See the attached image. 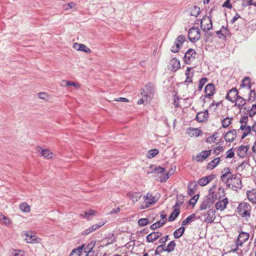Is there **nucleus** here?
Segmentation results:
<instances>
[{
    "label": "nucleus",
    "mask_w": 256,
    "mask_h": 256,
    "mask_svg": "<svg viewBox=\"0 0 256 256\" xmlns=\"http://www.w3.org/2000/svg\"><path fill=\"white\" fill-rule=\"evenodd\" d=\"M216 199V194L214 192L212 191V188H210L209 194L204 197L203 202L200 206V210H203L206 209L210 207Z\"/></svg>",
    "instance_id": "f257e3e1"
},
{
    "label": "nucleus",
    "mask_w": 256,
    "mask_h": 256,
    "mask_svg": "<svg viewBox=\"0 0 256 256\" xmlns=\"http://www.w3.org/2000/svg\"><path fill=\"white\" fill-rule=\"evenodd\" d=\"M236 210L238 213L242 218H250V216L251 206L248 202L240 203Z\"/></svg>",
    "instance_id": "f03ea898"
},
{
    "label": "nucleus",
    "mask_w": 256,
    "mask_h": 256,
    "mask_svg": "<svg viewBox=\"0 0 256 256\" xmlns=\"http://www.w3.org/2000/svg\"><path fill=\"white\" fill-rule=\"evenodd\" d=\"M200 30L196 26H192L188 32V39L192 43L196 42L200 37Z\"/></svg>",
    "instance_id": "7ed1b4c3"
},
{
    "label": "nucleus",
    "mask_w": 256,
    "mask_h": 256,
    "mask_svg": "<svg viewBox=\"0 0 256 256\" xmlns=\"http://www.w3.org/2000/svg\"><path fill=\"white\" fill-rule=\"evenodd\" d=\"M200 27L202 30L205 32H207V31L212 28V23L210 14L209 16L206 15L203 16L200 21Z\"/></svg>",
    "instance_id": "20e7f679"
},
{
    "label": "nucleus",
    "mask_w": 256,
    "mask_h": 256,
    "mask_svg": "<svg viewBox=\"0 0 256 256\" xmlns=\"http://www.w3.org/2000/svg\"><path fill=\"white\" fill-rule=\"evenodd\" d=\"M144 200L145 202L144 204H142L140 208L141 209H144L148 208L149 206L156 203L158 200L156 196H154L152 193L148 192L146 196H144Z\"/></svg>",
    "instance_id": "39448f33"
},
{
    "label": "nucleus",
    "mask_w": 256,
    "mask_h": 256,
    "mask_svg": "<svg viewBox=\"0 0 256 256\" xmlns=\"http://www.w3.org/2000/svg\"><path fill=\"white\" fill-rule=\"evenodd\" d=\"M216 210L214 208H210L207 212L202 214V216L204 217L203 221L208 224H212L214 222L216 218Z\"/></svg>",
    "instance_id": "423d86ee"
},
{
    "label": "nucleus",
    "mask_w": 256,
    "mask_h": 256,
    "mask_svg": "<svg viewBox=\"0 0 256 256\" xmlns=\"http://www.w3.org/2000/svg\"><path fill=\"white\" fill-rule=\"evenodd\" d=\"M185 40L186 38L184 36H179L176 39V40L174 42V46H172L170 49L171 52L173 53L178 52L180 51Z\"/></svg>",
    "instance_id": "0eeeda50"
},
{
    "label": "nucleus",
    "mask_w": 256,
    "mask_h": 256,
    "mask_svg": "<svg viewBox=\"0 0 256 256\" xmlns=\"http://www.w3.org/2000/svg\"><path fill=\"white\" fill-rule=\"evenodd\" d=\"M196 52L194 49L189 48L184 56V62L186 64H190L196 58Z\"/></svg>",
    "instance_id": "6e6552de"
},
{
    "label": "nucleus",
    "mask_w": 256,
    "mask_h": 256,
    "mask_svg": "<svg viewBox=\"0 0 256 256\" xmlns=\"http://www.w3.org/2000/svg\"><path fill=\"white\" fill-rule=\"evenodd\" d=\"M238 96V92L237 88H233L228 91L226 98L230 102H234L236 101Z\"/></svg>",
    "instance_id": "1a4fd4ad"
},
{
    "label": "nucleus",
    "mask_w": 256,
    "mask_h": 256,
    "mask_svg": "<svg viewBox=\"0 0 256 256\" xmlns=\"http://www.w3.org/2000/svg\"><path fill=\"white\" fill-rule=\"evenodd\" d=\"M237 130L234 129L228 130L224 136V138L226 142H233L237 136Z\"/></svg>",
    "instance_id": "9d476101"
},
{
    "label": "nucleus",
    "mask_w": 256,
    "mask_h": 256,
    "mask_svg": "<svg viewBox=\"0 0 256 256\" xmlns=\"http://www.w3.org/2000/svg\"><path fill=\"white\" fill-rule=\"evenodd\" d=\"M212 150H205L198 154L196 156V160L198 162H202L212 153Z\"/></svg>",
    "instance_id": "9b49d317"
},
{
    "label": "nucleus",
    "mask_w": 256,
    "mask_h": 256,
    "mask_svg": "<svg viewBox=\"0 0 256 256\" xmlns=\"http://www.w3.org/2000/svg\"><path fill=\"white\" fill-rule=\"evenodd\" d=\"M215 90V86L213 83H210L206 84L204 88V92L206 93L204 97L210 98L214 94Z\"/></svg>",
    "instance_id": "f8f14e48"
},
{
    "label": "nucleus",
    "mask_w": 256,
    "mask_h": 256,
    "mask_svg": "<svg viewBox=\"0 0 256 256\" xmlns=\"http://www.w3.org/2000/svg\"><path fill=\"white\" fill-rule=\"evenodd\" d=\"M208 110L204 112H200L198 113L196 116V120L200 122H206L208 120Z\"/></svg>",
    "instance_id": "ddd939ff"
},
{
    "label": "nucleus",
    "mask_w": 256,
    "mask_h": 256,
    "mask_svg": "<svg viewBox=\"0 0 256 256\" xmlns=\"http://www.w3.org/2000/svg\"><path fill=\"white\" fill-rule=\"evenodd\" d=\"M160 232H152L146 236V241L148 242H152L162 236Z\"/></svg>",
    "instance_id": "4468645a"
},
{
    "label": "nucleus",
    "mask_w": 256,
    "mask_h": 256,
    "mask_svg": "<svg viewBox=\"0 0 256 256\" xmlns=\"http://www.w3.org/2000/svg\"><path fill=\"white\" fill-rule=\"evenodd\" d=\"M198 188L197 183L195 181L190 182L188 186V194L190 196H193Z\"/></svg>",
    "instance_id": "2eb2a0df"
},
{
    "label": "nucleus",
    "mask_w": 256,
    "mask_h": 256,
    "mask_svg": "<svg viewBox=\"0 0 256 256\" xmlns=\"http://www.w3.org/2000/svg\"><path fill=\"white\" fill-rule=\"evenodd\" d=\"M228 198H226L224 199L219 200L216 203L215 206L216 210H222L226 208V204H228Z\"/></svg>",
    "instance_id": "dca6fc26"
},
{
    "label": "nucleus",
    "mask_w": 256,
    "mask_h": 256,
    "mask_svg": "<svg viewBox=\"0 0 256 256\" xmlns=\"http://www.w3.org/2000/svg\"><path fill=\"white\" fill-rule=\"evenodd\" d=\"M252 130L256 132V121L254 122L252 126H248L247 128L244 130V132H243L241 140H242L244 138L250 134Z\"/></svg>",
    "instance_id": "f3484780"
},
{
    "label": "nucleus",
    "mask_w": 256,
    "mask_h": 256,
    "mask_svg": "<svg viewBox=\"0 0 256 256\" xmlns=\"http://www.w3.org/2000/svg\"><path fill=\"white\" fill-rule=\"evenodd\" d=\"M246 195L248 200L254 204L256 203V189H252L251 190H248Z\"/></svg>",
    "instance_id": "a211bd4d"
},
{
    "label": "nucleus",
    "mask_w": 256,
    "mask_h": 256,
    "mask_svg": "<svg viewBox=\"0 0 256 256\" xmlns=\"http://www.w3.org/2000/svg\"><path fill=\"white\" fill-rule=\"evenodd\" d=\"M246 100L242 96H239L235 102V106L238 108V109L241 110L242 108L246 104Z\"/></svg>",
    "instance_id": "6ab92c4d"
},
{
    "label": "nucleus",
    "mask_w": 256,
    "mask_h": 256,
    "mask_svg": "<svg viewBox=\"0 0 256 256\" xmlns=\"http://www.w3.org/2000/svg\"><path fill=\"white\" fill-rule=\"evenodd\" d=\"M38 152H40L42 156H44L45 158H51L52 157L53 154L48 149H42L40 147Z\"/></svg>",
    "instance_id": "aec40b11"
},
{
    "label": "nucleus",
    "mask_w": 256,
    "mask_h": 256,
    "mask_svg": "<svg viewBox=\"0 0 256 256\" xmlns=\"http://www.w3.org/2000/svg\"><path fill=\"white\" fill-rule=\"evenodd\" d=\"M185 230V227L181 226L180 227L174 231L173 234L174 238H178L181 237L184 234Z\"/></svg>",
    "instance_id": "412c9836"
},
{
    "label": "nucleus",
    "mask_w": 256,
    "mask_h": 256,
    "mask_svg": "<svg viewBox=\"0 0 256 256\" xmlns=\"http://www.w3.org/2000/svg\"><path fill=\"white\" fill-rule=\"evenodd\" d=\"M74 48L78 50H80L86 53H89L90 52V50L84 44H78L75 43L74 44Z\"/></svg>",
    "instance_id": "4be33fe9"
},
{
    "label": "nucleus",
    "mask_w": 256,
    "mask_h": 256,
    "mask_svg": "<svg viewBox=\"0 0 256 256\" xmlns=\"http://www.w3.org/2000/svg\"><path fill=\"white\" fill-rule=\"evenodd\" d=\"M220 160V157H217L209 162L207 165V169L212 170L218 164Z\"/></svg>",
    "instance_id": "5701e85b"
},
{
    "label": "nucleus",
    "mask_w": 256,
    "mask_h": 256,
    "mask_svg": "<svg viewBox=\"0 0 256 256\" xmlns=\"http://www.w3.org/2000/svg\"><path fill=\"white\" fill-rule=\"evenodd\" d=\"M172 210V212L170 214L168 217V220L169 222H172L176 218L179 216L180 213V208H175Z\"/></svg>",
    "instance_id": "b1692460"
},
{
    "label": "nucleus",
    "mask_w": 256,
    "mask_h": 256,
    "mask_svg": "<svg viewBox=\"0 0 256 256\" xmlns=\"http://www.w3.org/2000/svg\"><path fill=\"white\" fill-rule=\"evenodd\" d=\"M26 240L28 243H36L38 242V237L34 235L30 234L28 233H26Z\"/></svg>",
    "instance_id": "393cba45"
},
{
    "label": "nucleus",
    "mask_w": 256,
    "mask_h": 256,
    "mask_svg": "<svg viewBox=\"0 0 256 256\" xmlns=\"http://www.w3.org/2000/svg\"><path fill=\"white\" fill-rule=\"evenodd\" d=\"M130 198L133 202H137L141 198L142 195L139 192H130L128 194Z\"/></svg>",
    "instance_id": "a878e982"
},
{
    "label": "nucleus",
    "mask_w": 256,
    "mask_h": 256,
    "mask_svg": "<svg viewBox=\"0 0 256 256\" xmlns=\"http://www.w3.org/2000/svg\"><path fill=\"white\" fill-rule=\"evenodd\" d=\"M166 222V220H160L157 222L152 224L150 226V228L152 230H155L164 224Z\"/></svg>",
    "instance_id": "bb28decb"
},
{
    "label": "nucleus",
    "mask_w": 256,
    "mask_h": 256,
    "mask_svg": "<svg viewBox=\"0 0 256 256\" xmlns=\"http://www.w3.org/2000/svg\"><path fill=\"white\" fill-rule=\"evenodd\" d=\"M196 218V214H192L188 216L185 220L182 221V226H186L189 223H190L192 222L193 220Z\"/></svg>",
    "instance_id": "cd10ccee"
},
{
    "label": "nucleus",
    "mask_w": 256,
    "mask_h": 256,
    "mask_svg": "<svg viewBox=\"0 0 256 256\" xmlns=\"http://www.w3.org/2000/svg\"><path fill=\"white\" fill-rule=\"evenodd\" d=\"M172 60L173 62L172 65V70L176 72L180 67V61L176 58H174Z\"/></svg>",
    "instance_id": "c85d7f7f"
},
{
    "label": "nucleus",
    "mask_w": 256,
    "mask_h": 256,
    "mask_svg": "<svg viewBox=\"0 0 256 256\" xmlns=\"http://www.w3.org/2000/svg\"><path fill=\"white\" fill-rule=\"evenodd\" d=\"M190 132H188V134L191 136H198L202 134V131L198 128H190Z\"/></svg>",
    "instance_id": "c756f323"
},
{
    "label": "nucleus",
    "mask_w": 256,
    "mask_h": 256,
    "mask_svg": "<svg viewBox=\"0 0 256 256\" xmlns=\"http://www.w3.org/2000/svg\"><path fill=\"white\" fill-rule=\"evenodd\" d=\"M232 118L226 117L224 118L222 122V126L224 128H228L231 124Z\"/></svg>",
    "instance_id": "7c9ffc66"
},
{
    "label": "nucleus",
    "mask_w": 256,
    "mask_h": 256,
    "mask_svg": "<svg viewBox=\"0 0 256 256\" xmlns=\"http://www.w3.org/2000/svg\"><path fill=\"white\" fill-rule=\"evenodd\" d=\"M176 246V244L174 240L170 241L168 244L167 245V246L166 248H164L165 252H170L173 251Z\"/></svg>",
    "instance_id": "2f4dec72"
},
{
    "label": "nucleus",
    "mask_w": 256,
    "mask_h": 256,
    "mask_svg": "<svg viewBox=\"0 0 256 256\" xmlns=\"http://www.w3.org/2000/svg\"><path fill=\"white\" fill-rule=\"evenodd\" d=\"M244 148V146L242 145L237 150L238 156L242 158H244L246 155V152H245Z\"/></svg>",
    "instance_id": "473e14b6"
},
{
    "label": "nucleus",
    "mask_w": 256,
    "mask_h": 256,
    "mask_svg": "<svg viewBox=\"0 0 256 256\" xmlns=\"http://www.w3.org/2000/svg\"><path fill=\"white\" fill-rule=\"evenodd\" d=\"M146 96H148V94H154V88L152 83L148 82L146 85Z\"/></svg>",
    "instance_id": "72a5a7b5"
},
{
    "label": "nucleus",
    "mask_w": 256,
    "mask_h": 256,
    "mask_svg": "<svg viewBox=\"0 0 256 256\" xmlns=\"http://www.w3.org/2000/svg\"><path fill=\"white\" fill-rule=\"evenodd\" d=\"M20 210L24 212H29L30 210V206L26 202H22L20 204Z\"/></svg>",
    "instance_id": "f704fd0d"
},
{
    "label": "nucleus",
    "mask_w": 256,
    "mask_h": 256,
    "mask_svg": "<svg viewBox=\"0 0 256 256\" xmlns=\"http://www.w3.org/2000/svg\"><path fill=\"white\" fill-rule=\"evenodd\" d=\"M200 8L196 6H194L190 12V15L197 17L200 14Z\"/></svg>",
    "instance_id": "c9c22d12"
},
{
    "label": "nucleus",
    "mask_w": 256,
    "mask_h": 256,
    "mask_svg": "<svg viewBox=\"0 0 256 256\" xmlns=\"http://www.w3.org/2000/svg\"><path fill=\"white\" fill-rule=\"evenodd\" d=\"M250 235L248 232H241L238 237V238H240L244 242H246L248 240L249 238Z\"/></svg>",
    "instance_id": "e433bc0d"
},
{
    "label": "nucleus",
    "mask_w": 256,
    "mask_h": 256,
    "mask_svg": "<svg viewBox=\"0 0 256 256\" xmlns=\"http://www.w3.org/2000/svg\"><path fill=\"white\" fill-rule=\"evenodd\" d=\"M256 99V91L254 90H250V93L248 94V98L247 100L248 102H252L255 101Z\"/></svg>",
    "instance_id": "4c0bfd02"
},
{
    "label": "nucleus",
    "mask_w": 256,
    "mask_h": 256,
    "mask_svg": "<svg viewBox=\"0 0 256 256\" xmlns=\"http://www.w3.org/2000/svg\"><path fill=\"white\" fill-rule=\"evenodd\" d=\"M232 187L234 188V190H240L242 188V181L240 178L236 179L233 183Z\"/></svg>",
    "instance_id": "58836bf2"
},
{
    "label": "nucleus",
    "mask_w": 256,
    "mask_h": 256,
    "mask_svg": "<svg viewBox=\"0 0 256 256\" xmlns=\"http://www.w3.org/2000/svg\"><path fill=\"white\" fill-rule=\"evenodd\" d=\"M95 245V242H91L84 248V252L86 254H89L92 252V248Z\"/></svg>",
    "instance_id": "ea45409f"
},
{
    "label": "nucleus",
    "mask_w": 256,
    "mask_h": 256,
    "mask_svg": "<svg viewBox=\"0 0 256 256\" xmlns=\"http://www.w3.org/2000/svg\"><path fill=\"white\" fill-rule=\"evenodd\" d=\"M148 152V158H154L156 155H157L158 154L159 150L158 149L154 148V149L150 150Z\"/></svg>",
    "instance_id": "a19ab883"
},
{
    "label": "nucleus",
    "mask_w": 256,
    "mask_h": 256,
    "mask_svg": "<svg viewBox=\"0 0 256 256\" xmlns=\"http://www.w3.org/2000/svg\"><path fill=\"white\" fill-rule=\"evenodd\" d=\"M150 223L148 220L146 218H140L138 222V224L141 226H146Z\"/></svg>",
    "instance_id": "79ce46f5"
},
{
    "label": "nucleus",
    "mask_w": 256,
    "mask_h": 256,
    "mask_svg": "<svg viewBox=\"0 0 256 256\" xmlns=\"http://www.w3.org/2000/svg\"><path fill=\"white\" fill-rule=\"evenodd\" d=\"M207 81L208 78H202L200 79L198 89V91L202 90L205 84Z\"/></svg>",
    "instance_id": "37998d69"
},
{
    "label": "nucleus",
    "mask_w": 256,
    "mask_h": 256,
    "mask_svg": "<svg viewBox=\"0 0 256 256\" xmlns=\"http://www.w3.org/2000/svg\"><path fill=\"white\" fill-rule=\"evenodd\" d=\"M153 172L158 174H164L166 172V169L160 166H156L153 170Z\"/></svg>",
    "instance_id": "c03bdc74"
},
{
    "label": "nucleus",
    "mask_w": 256,
    "mask_h": 256,
    "mask_svg": "<svg viewBox=\"0 0 256 256\" xmlns=\"http://www.w3.org/2000/svg\"><path fill=\"white\" fill-rule=\"evenodd\" d=\"M199 194H196L192 196L188 201V204L194 206L199 198Z\"/></svg>",
    "instance_id": "a18cd8bd"
},
{
    "label": "nucleus",
    "mask_w": 256,
    "mask_h": 256,
    "mask_svg": "<svg viewBox=\"0 0 256 256\" xmlns=\"http://www.w3.org/2000/svg\"><path fill=\"white\" fill-rule=\"evenodd\" d=\"M104 222H102V223H100V224H94L92 226L88 228L89 230L91 232L95 231L96 230L100 228V227H102V226H104Z\"/></svg>",
    "instance_id": "49530a36"
},
{
    "label": "nucleus",
    "mask_w": 256,
    "mask_h": 256,
    "mask_svg": "<svg viewBox=\"0 0 256 256\" xmlns=\"http://www.w3.org/2000/svg\"><path fill=\"white\" fill-rule=\"evenodd\" d=\"M224 148L223 146L219 145L218 146L212 149L213 152L216 154L218 155L221 152H223Z\"/></svg>",
    "instance_id": "de8ad7c7"
},
{
    "label": "nucleus",
    "mask_w": 256,
    "mask_h": 256,
    "mask_svg": "<svg viewBox=\"0 0 256 256\" xmlns=\"http://www.w3.org/2000/svg\"><path fill=\"white\" fill-rule=\"evenodd\" d=\"M166 244H160L158 246L156 249L154 255L157 256L158 255L160 252H165L164 246H165Z\"/></svg>",
    "instance_id": "09e8293b"
},
{
    "label": "nucleus",
    "mask_w": 256,
    "mask_h": 256,
    "mask_svg": "<svg viewBox=\"0 0 256 256\" xmlns=\"http://www.w3.org/2000/svg\"><path fill=\"white\" fill-rule=\"evenodd\" d=\"M114 234H108V236L106 238V240H107L108 242L106 244V246H108V244H112L116 241V239L112 238Z\"/></svg>",
    "instance_id": "8fccbe9b"
},
{
    "label": "nucleus",
    "mask_w": 256,
    "mask_h": 256,
    "mask_svg": "<svg viewBox=\"0 0 256 256\" xmlns=\"http://www.w3.org/2000/svg\"><path fill=\"white\" fill-rule=\"evenodd\" d=\"M226 158H232L234 156V151L233 150V148H232L226 152Z\"/></svg>",
    "instance_id": "3c124183"
},
{
    "label": "nucleus",
    "mask_w": 256,
    "mask_h": 256,
    "mask_svg": "<svg viewBox=\"0 0 256 256\" xmlns=\"http://www.w3.org/2000/svg\"><path fill=\"white\" fill-rule=\"evenodd\" d=\"M164 176H160V182H164L166 181V180L169 178L170 176L172 174H170V172H167L166 174H163Z\"/></svg>",
    "instance_id": "603ef678"
},
{
    "label": "nucleus",
    "mask_w": 256,
    "mask_h": 256,
    "mask_svg": "<svg viewBox=\"0 0 256 256\" xmlns=\"http://www.w3.org/2000/svg\"><path fill=\"white\" fill-rule=\"evenodd\" d=\"M242 6L246 7L248 6H256V0H249L246 4L242 3Z\"/></svg>",
    "instance_id": "864d4df0"
},
{
    "label": "nucleus",
    "mask_w": 256,
    "mask_h": 256,
    "mask_svg": "<svg viewBox=\"0 0 256 256\" xmlns=\"http://www.w3.org/2000/svg\"><path fill=\"white\" fill-rule=\"evenodd\" d=\"M216 34L217 35H218V38H226L227 36L226 32H225V33H223L222 32V30H220L216 32Z\"/></svg>",
    "instance_id": "5fc2aeb1"
},
{
    "label": "nucleus",
    "mask_w": 256,
    "mask_h": 256,
    "mask_svg": "<svg viewBox=\"0 0 256 256\" xmlns=\"http://www.w3.org/2000/svg\"><path fill=\"white\" fill-rule=\"evenodd\" d=\"M250 81V78L248 76H245L242 81V83L240 84L241 88L246 87L248 84V82Z\"/></svg>",
    "instance_id": "6e6d98bb"
},
{
    "label": "nucleus",
    "mask_w": 256,
    "mask_h": 256,
    "mask_svg": "<svg viewBox=\"0 0 256 256\" xmlns=\"http://www.w3.org/2000/svg\"><path fill=\"white\" fill-rule=\"evenodd\" d=\"M186 75V80H185L184 82H189V83H192V77L194 76V72H192L191 74H188Z\"/></svg>",
    "instance_id": "4d7b16f0"
},
{
    "label": "nucleus",
    "mask_w": 256,
    "mask_h": 256,
    "mask_svg": "<svg viewBox=\"0 0 256 256\" xmlns=\"http://www.w3.org/2000/svg\"><path fill=\"white\" fill-rule=\"evenodd\" d=\"M216 177V175L214 174H211L208 176H204L208 184L212 180Z\"/></svg>",
    "instance_id": "13d9d810"
},
{
    "label": "nucleus",
    "mask_w": 256,
    "mask_h": 256,
    "mask_svg": "<svg viewBox=\"0 0 256 256\" xmlns=\"http://www.w3.org/2000/svg\"><path fill=\"white\" fill-rule=\"evenodd\" d=\"M248 122V116L246 114V116H243L241 117L240 122L242 124H246V125Z\"/></svg>",
    "instance_id": "bf43d9fd"
},
{
    "label": "nucleus",
    "mask_w": 256,
    "mask_h": 256,
    "mask_svg": "<svg viewBox=\"0 0 256 256\" xmlns=\"http://www.w3.org/2000/svg\"><path fill=\"white\" fill-rule=\"evenodd\" d=\"M198 184L200 186H204L208 184L204 177L200 178L198 181Z\"/></svg>",
    "instance_id": "052dcab7"
},
{
    "label": "nucleus",
    "mask_w": 256,
    "mask_h": 256,
    "mask_svg": "<svg viewBox=\"0 0 256 256\" xmlns=\"http://www.w3.org/2000/svg\"><path fill=\"white\" fill-rule=\"evenodd\" d=\"M179 100H180L179 96H178L177 95L175 94L174 96V106L175 108H178L180 106Z\"/></svg>",
    "instance_id": "680f3d73"
},
{
    "label": "nucleus",
    "mask_w": 256,
    "mask_h": 256,
    "mask_svg": "<svg viewBox=\"0 0 256 256\" xmlns=\"http://www.w3.org/2000/svg\"><path fill=\"white\" fill-rule=\"evenodd\" d=\"M222 6L231 9L232 8V5L230 2V0H226L222 5Z\"/></svg>",
    "instance_id": "e2e57ef3"
},
{
    "label": "nucleus",
    "mask_w": 256,
    "mask_h": 256,
    "mask_svg": "<svg viewBox=\"0 0 256 256\" xmlns=\"http://www.w3.org/2000/svg\"><path fill=\"white\" fill-rule=\"evenodd\" d=\"M168 240V235H166L160 238L159 240V242L162 244H165L166 242Z\"/></svg>",
    "instance_id": "0e129e2a"
},
{
    "label": "nucleus",
    "mask_w": 256,
    "mask_h": 256,
    "mask_svg": "<svg viewBox=\"0 0 256 256\" xmlns=\"http://www.w3.org/2000/svg\"><path fill=\"white\" fill-rule=\"evenodd\" d=\"M84 246V244H82V246H79L78 248H74L73 250V252H74L76 251L80 255Z\"/></svg>",
    "instance_id": "69168bd1"
},
{
    "label": "nucleus",
    "mask_w": 256,
    "mask_h": 256,
    "mask_svg": "<svg viewBox=\"0 0 256 256\" xmlns=\"http://www.w3.org/2000/svg\"><path fill=\"white\" fill-rule=\"evenodd\" d=\"M96 212L93 210L90 209L84 212V214L86 216H91L95 215Z\"/></svg>",
    "instance_id": "338daca9"
},
{
    "label": "nucleus",
    "mask_w": 256,
    "mask_h": 256,
    "mask_svg": "<svg viewBox=\"0 0 256 256\" xmlns=\"http://www.w3.org/2000/svg\"><path fill=\"white\" fill-rule=\"evenodd\" d=\"M76 6V4L74 2H70L64 6L65 10L70 9L74 8Z\"/></svg>",
    "instance_id": "774afa93"
}]
</instances>
